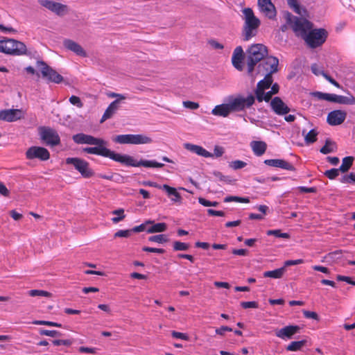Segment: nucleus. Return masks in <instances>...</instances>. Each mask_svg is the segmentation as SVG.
I'll use <instances>...</instances> for the list:
<instances>
[{
	"mask_svg": "<svg viewBox=\"0 0 355 355\" xmlns=\"http://www.w3.org/2000/svg\"><path fill=\"white\" fill-rule=\"evenodd\" d=\"M105 144H94V147H87L83 148V152L88 154L100 155L108 157L115 162H119L127 166L140 167L144 166L147 168H162L164 164L159 163L155 160H140L137 161L132 156L126 154L116 153L105 147Z\"/></svg>",
	"mask_w": 355,
	"mask_h": 355,
	"instance_id": "f257e3e1",
	"label": "nucleus"
},
{
	"mask_svg": "<svg viewBox=\"0 0 355 355\" xmlns=\"http://www.w3.org/2000/svg\"><path fill=\"white\" fill-rule=\"evenodd\" d=\"M242 19L244 24L242 29V38L243 41H249L257 34V30L261 25V21L257 18L250 8L242 10Z\"/></svg>",
	"mask_w": 355,
	"mask_h": 355,
	"instance_id": "f03ea898",
	"label": "nucleus"
},
{
	"mask_svg": "<svg viewBox=\"0 0 355 355\" xmlns=\"http://www.w3.org/2000/svg\"><path fill=\"white\" fill-rule=\"evenodd\" d=\"M248 53V73L252 76L255 65L268 55V50L263 44H256L249 48Z\"/></svg>",
	"mask_w": 355,
	"mask_h": 355,
	"instance_id": "7ed1b4c3",
	"label": "nucleus"
},
{
	"mask_svg": "<svg viewBox=\"0 0 355 355\" xmlns=\"http://www.w3.org/2000/svg\"><path fill=\"white\" fill-rule=\"evenodd\" d=\"M286 21L295 35L302 39H304L306 33L313 28L312 23L307 19L292 15L290 13L287 14Z\"/></svg>",
	"mask_w": 355,
	"mask_h": 355,
	"instance_id": "20e7f679",
	"label": "nucleus"
},
{
	"mask_svg": "<svg viewBox=\"0 0 355 355\" xmlns=\"http://www.w3.org/2000/svg\"><path fill=\"white\" fill-rule=\"evenodd\" d=\"M328 36L327 31L324 28H313L306 33L304 40L306 45L311 49H315L322 46L326 41Z\"/></svg>",
	"mask_w": 355,
	"mask_h": 355,
	"instance_id": "39448f33",
	"label": "nucleus"
},
{
	"mask_svg": "<svg viewBox=\"0 0 355 355\" xmlns=\"http://www.w3.org/2000/svg\"><path fill=\"white\" fill-rule=\"evenodd\" d=\"M0 52L15 55H23L26 52V46L23 42L13 39L1 40Z\"/></svg>",
	"mask_w": 355,
	"mask_h": 355,
	"instance_id": "423d86ee",
	"label": "nucleus"
},
{
	"mask_svg": "<svg viewBox=\"0 0 355 355\" xmlns=\"http://www.w3.org/2000/svg\"><path fill=\"white\" fill-rule=\"evenodd\" d=\"M227 101L232 112H241L250 108L254 103L255 97L252 94L246 97L242 95L230 96Z\"/></svg>",
	"mask_w": 355,
	"mask_h": 355,
	"instance_id": "0eeeda50",
	"label": "nucleus"
},
{
	"mask_svg": "<svg viewBox=\"0 0 355 355\" xmlns=\"http://www.w3.org/2000/svg\"><path fill=\"white\" fill-rule=\"evenodd\" d=\"M113 141L115 143L121 144H151L153 142V139L145 135L141 134L138 135H132V134H127V135H119L116 136Z\"/></svg>",
	"mask_w": 355,
	"mask_h": 355,
	"instance_id": "6e6552de",
	"label": "nucleus"
},
{
	"mask_svg": "<svg viewBox=\"0 0 355 355\" xmlns=\"http://www.w3.org/2000/svg\"><path fill=\"white\" fill-rule=\"evenodd\" d=\"M313 96L319 100H324L343 105L355 104V98L353 96H345L334 94L323 93L321 92H315L313 93Z\"/></svg>",
	"mask_w": 355,
	"mask_h": 355,
	"instance_id": "1a4fd4ad",
	"label": "nucleus"
},
{
	"mask_svg": "<svg viewBox=\"0 0 355 355\" xmlns=\"http://www.w3.org/2000/svg\"><path fill=\"white\" fill-rule=\"evenodd\" d=\"M65 162L67 164L73 165L75 169L85 178H91L94 175V171L89 167V164L85 159L78 157H67Z\"/></svg>",
	"mask_w": 355,
	"mask_h": 355,
	"instance_id": "9d476101",
	"label": "nucleus"
},
{
	"mask_svg": "<svg viewBox=\"0 0 355 355\" xmlns=\"http://www.w3.org/2000/svg\"><path fill=\"white\" fill-rule=\"evenodd\" d=\"M40 139L49 146H56L60 143V138L58 132L50 127L42 126L39 128Z\"/></svg>",
	"mask_w": 355,
	"mask_h": 355,
	"instance_id": "9b49d317",
	"label": "nucleus"
},
{
	"mask_svg": "<svg viewBox=\"0 0 355 355\" xmlns=\"http://www.w3.org/2000/svg\"><path fill=\"white\" fill-rule=\"evenodd\" d=\"M37 66L40 67V71L42 76L46 78L49 82L57 84L62 82L63 77L51 67L47 65L44 62L37 61Z\"/></svg>",
	"mask_w": 355,
	"mask_h": 355,
	"instance_id": "f8f14e48",
	"label": "nucleus"
},
{
	"mask_svg": "<svg viewBox=\"0 0 355 355\" xmlns=\"http://www.w3.org/2000/svg\"><path fill=\"white\" fill-rule=\"evenodd\" d=\"M39 3L58 16H64L69 12L68 6L52 0H39Z\"/></svg>",
	"mask_w": 355,
	"mask_h": 355,
	"instance_id": "ddd939ff",
	"label": "nucleus"
},
{
	"mask_svg": "<svg viewBox=\"0 0 355 355\" xmlns=\"http://www.w3.org/2000/svg\"><path fill=\"white\" fill-rule=\"evenodd\" d=\"M26 157L28 159H38L41 161H46L50 157V153L44 147L31 146L26 150Z\"/></svg>",
	"mask_w": 355,
	"mask_h": 355,
	"instance_id": "4468645a",
	"label": "nucleus"
},
{
	"mask_svg": "<svg viewBox=\"0 0 355 355\" xmlns=\"http://www.w3.org/2000/svg\"><path fill=\"white\" fill-rule=\"evenodd\" d=\"M279 60L277 58L270 56L266 58L263 62L258 66V73H270L271 76L273 73L277 71Z\"/></svg>",
	"mask_w": 355,
	"mask_h": 355,
	"instance_id": "2eb2a0df",
	"label": "nucleus"
},
{
	"mask_svg": "<svg viewBox=\"0 0 355 355\" xmlns=\"http://www.w3.org/2000/svg\"><path fill=\"white\" fill-rule=\"evenodd\" d=\"M73 141L78 144H105V141L101 138H96L89 135L78 133L73 135Z\"/></svg>",
	"mask_w": 355,
	"mask_h": 355,
	"instance_id": "dca6fc26",
	"label": "nucleus"
},
{
	"mask_svg": "<svg viewBox=\"0 0 355 355\" xmlns=\"http://www.w3.org/2000/svg\"><path fill=\"white\" fill-rule=\"evenodd\" d=\"M258 6L261 12L270 19L275 18L277 12L274 4L270 0H258Z\"/></svg>",
	"mask_w": 355,
	"mask_h": 355,
	"instance_id": "f3484780",
	"label": "nucleus"
},
{
	"mask_svg": "<svg viewBox=\"0 0 355 355\" xmlns=\"http://www.w3.org/2000/svg\"><path fill=\"white\" fill-rule=\"evenodd\" d=\"M23 117V112L19 109L0 110V121L7 122L16 121Z\"/></svg>",
	"mask_w": 355,
	"mask_h": 355,
	"instance_id": "a211bd4d",
	"label": "nucleus"
},
{
	"mask_svg": "<svg viewBox=\"0 0 355 355\" xmlns=\"http://www.w3.org/2000/svg\"><path fill=\"white\" fill-rule=\"evenodd\" d=\"M300 327L297 325L286 326L275 332L277 337L282 340L291 339L295 334L298 333Z\"/></svg>",
	"mask_w": 355,
	"mask_h": 355,
	"instance_id": "6ab92c4d",
	"label": "nucleus"
},
{
	"mask_svg": "<svg viewBox=\"0 0 355 355\" xmlns=\"http://www.w3.org/2000/svg\"><path fill=\"white\" fill-rule=\"evenodd\" d=\"M270 106L272 111L277 115H285L290 112L288 106L277 96L271 100Z\"/></svg>",
	"mask_w": 355,
	"mask_h": 355,
	"instance_id": "aec40b11",
	"label": "nucleus"
},
{
	"mask_svg": "<svg viewBox=\"0 0 355 355\" xmlns=\"http://www.w3.org/2000/svg\"><path fill=\"white\" fill-rule=\"evenodd\" d=\"M347 113L343 110H334L327 115V123L331 125H338L344 122Z\"/></svg>",
	"mask_w": 355,
	"mask_h": 355,
	"instance_id": "412c9836",
	"label": "nucleus"
},
{
	"mask_svg": "<svg viewBox=\"0 0 355 355\" xmlns=\"http://www.w3.org/2000/svg\"><path fill=\"white\" fill-rule=\"evenodd\" d=\"M63 44L67 49L73 52L76 55L83 58L87 57L86 51L77 42L69 39H66L64 40Z\"/></svg>",
	"mask_w": 355,
	"mask_h": 355,
	"instance_id": "4be33fe9",
	"label": "nucleus"
},
{
	"mask_svg": "<svg viewBox=\"0 0 355 355\" xmlns=\"http://www.w3.org/2000/svg\"><path fill=\"white\" fill-rule=\"evenodd\" d=\"M264 164H266L268 166H273L276 168H280L282 169L294 171L295 170V168L293 166V165L284 159H266L264 161Z\"/></svg>",
	"mask_w": 355,
	"mask_h": 355,
	"instance_id": "5701e85b",
	"label": "nucleus"
},
{
	"mask_svg": "<svg viewBox=\"0 0 355 355\" xmlns=\"http://www.w3.org/2000/svg\"><path fill=\"white\" fill-rule=\"evenodd\" d=\"M184 148L186 150H187L194 154H196L199 156H201V157H203L205 158L213 157L212 153H209L206 149H205L204 148H202V146H198V145L193 144L191 143H185L184 144Z\"/></svg>",
	"mask_w": 355,
	"mask_h": 355,
	"instance_id": "b1692460",
	"label": "nucleus"
},
{
	"mask_svg": "<svg viewBox=\"0 0 355 355\" xmlns=\"http://www.w3.org/2000/svg\"><path fill=\"white\" fill-rule=\"evenodd\" d=\"M243 50L241 46H237L233 52L232 62L233 66L239 71L243 70Z\"/></svg>",
	"mask_w": 355,
	"mask_h": 355,
	"instance_id": "393cba45",
	"label": "nucleus"
},
{
	"mask_svg": "<svg viewBox=\"0 0 355 355\" xmlns=\"http://www.w3.org/2000/svg\"><path fill=\"white\" fill-rule=\"evenodd\" d=\"M232 112L229 105L228 101L226 103H223L215 106L211 110V114L216 116L227 117Z\"/></svg>",
	"mask_w": 355,
	"mask_h": 355,
	"instance_id": "a878e982",
	"label": "nucleus"
},
{
	"mask_svg": "<svg viewBox=\"0 0 355 355\" xmlns=\"http://www.w3.org/2000/svg\"><path fill=\"white\" fill-rule=\"evenodd\" d=\"M162 189L165 191L171 198V200L173 202H181L182 197L181 195L177 191V189L174 187H171L168 184H163L162 186Z\"/></svg>",
	"mask_w": 355,
	"mask_h": 355,
	"instance_id": "bb28decb",
	"label": "nucleus"
},
{
	"mask_svg": "<svg viewBox=\"0 0 355 355\" xmlns=\"http://www.w3.org/2000/svg\"><path fill=\"white\" fill-rule=\"evenodd\" d=\"M250 146L252 149L253 153L257 156H261L266 150L267 145L264 141H253L250 144Z\"/></svg>",
	"mask_w": 355,
	"mask_h": 355,
	"instance_id": "cd10ccee",
	"label": "nucleus"
},
{
	"mask_svg": "<svg viewBox=\"0 0 355 355\" xmlns=\"http://www.w3.org/2000/svg\"><path fill=\"white\" fill-rule=\"evenodd\" d=\"M272 83V77L270 73H266L265 78L257 83L255 92H259L268 89Z\"/></svg>",
	"mask_w": 355,
	"mask_h": 355,
	"instance_id": "c85d7f7f",
	"label": "nucleus"
},
{
	"mask_svg": "<svg viewBox=\"0 0 355 355\" xmlns=\"http://www.w3.org/2000/svg\"><path fill=\"white\" fill-rule=\"evenodd\" d=\"M116 102L117 101H112L109 105V106L105 110V111L101 118V122H103L105 120L111 118L113 116V114L116 112V110L119 107V105H116Z\"/></svg>",
	"mask_w": 355,
	"mask_h": 355,
	"instance_id": "c756f323",
	"label": "nucleus"
},
{
	"mask_svg": "<svg viewBox=\"0 0 355 355\" xmlns=\"http://www.w3.org/2000/svg\"><path fill=\"white\" fill-rule=\"evenodd\" d=\"M286 272L285 267H282L274 270H268L266 271L263 273L264 277H270L273 279H279L282 278L284 274Z\"/></svg>",
	"mask_w": 355,
	"mask_h": 355,
	"instance_id": "7c9ffc66",
	"label": "nucleus"
},
{
	"mask_svg": "<svg viewBox=\"0 0 355 355\" xmlns=\"http://www.w3.org/2000/svg\"><path fill=\"white\" fill-rule=\"evenodd\" d=\"M287 3L290 8L297 14L301 16L306 14V9L300 6L297 0H287Z\"/></svg>",
	"mask_w": 355,
	"mask_h": 355,
	"instance_id": "2f4dec72",
	"label": "nucleus"
},
{
	"mask_svg": "<svg viewBox=\"0 0 355 355\" xmlns=\"http://www.w3.org/2000/svg\"><path fill=\"white\" fill-rule=\"evenodd\" d=\"M150 225H151L146 230V232L149 234L163 232L166 231L167 228V225L164 223H158L155 224L153 223Z\"/></svg>",
	"mask_w": 355,
	"mask_h": 355,
	"instance_id": "473e14b6",
	"label": "nucleus"
},
{
	"mask_svg": "<svg viewBox=\"0 0 355 355\" xmlns=\"http://www.w3.org/2000/svg\"><path fill=\"white\" fill-rule=\"evenodd\" d=\"M336 150V144L331 141L330 139H327L324 146L320 148V152L324 155H327L331 153H334Z\"/></svg>",
	"mask_w": 355,
	"mask_h": 355,
	"instance_id": "72a5a7b5",
	"label": "nucleus"
},
{
	"mask_svg": "<svg viewBox=\"0 0 355 355\" xmlns=\"http://www.w3.org/2000/svg\"><path fill=\"white\" fill-rule=\"evenodd\" d=\"M354 157L352 156H348L345 157L343 159L342 164L339 167V169L342 173H346L347 172L349 168L352 167L353 162H354Z\"/></svg>",
	"mask_w": 355,
	"mask_h": 355,
	"instance_id": "f704fd0d",
	"label": "nucleus"
},
{
	"mask_svg": "<svg viewBox=\"0 0 355 355\" xmlns=\"http://www.w3.org/2000/svg\"><path fill=\"white\" fill-rule=\"evenodd\" d=\"M306 343V341L305 340H302L300 341H293L286 347V350L290 352L299 351L302 349L303 346L305 345Z\"/></svg>",
	"mask_w": 355,
	"mask_h": 355,
	"instance_id": "c9c22d12",
	"label": "nucleus"
},
{
	"mask_svg": "<svg viewBox=\"0 0 355 355\" xmlns=\"http://www.w3.org/2000/svg\"><path fill=\"white\" fill-rule=\"evenodd\" d=\"M255 94L256 98L259 102H262L263 101L268 102L271 99L272 96L274 94H272L271 91H269L268 92H264V91H261L259 92H255Z\"/></svg>",
	"mask_w": 355,
	"mask_h": 355,
	"instance_id": "e433bc0d",
	"label": "nucleus"
},
{
	"mask_svg": "<svg viewBox=\"0 0 355 355\" xmlns=\"http://www.w3.org/2000/svg\"><path fill=\"white\" fill-rule=\"evenodd\" d=\"M318 132L315 129L308 132L304 137L305 142L308 144H313L317 140Z\"/></svg>",
	"mask_w": 355,
	"mask_h": 355,
	"instance_id": "4c0bfd02",
	"label": "nucleus"
},
{
	"mask_svg": "<svg viewBox=\"0 0 355 355\" xmlns=\"http://www.w3.org/2000/svg\"><path fill=\"white\" fill-rule=\"evenodd\" d=\"M148 241L157 243H164L168 241V238L165 234H158L150 236Z\"/></svg>",
	"mask_w": 355,
	"mask_h": 355,
	"instance_id": "58836bf2",
	"label": "nucleus"
},
{
	"mask_svg": "<svg viewBox=\"0 0 355 355\" xmlns=\"http://www.w3.org/2000/svg\"><path fill=\"white\" fill-rule=\"evenodd\" d=\"M267 235L275 236L277 238L289 239L290 234L288 233H282L280 230H271L267 232Z\"/></svg>",
	"mask_w": 355,
	"mask_h": 355,
	"instance_id": "ea45409f",
	"label": "nucleus"
},
{
	"mask_svg": "<svg viewBox=\"0 0 355 355\" xmlns=\"http://www.w3.org/2000/svg\"><path fill=\"white\" fill-rule=\"evenodd\" d=\"M28 294L31 297L40 296V297H49L51 296V294L47 291H45L43 290H36V289L29 291Z\"/></svg>",
	"mask_w": 355,
	"mask_h": 355,
	"instance_id": "a19ab883",
	"label": "nucleus"
},
{
	"mask_svg": "<svg viewBox=\"0 0 355 355\" xmlns=\"http://www.w3.org/2000/svg\"><path fill=\"white\" fill-rule=\"evenodd\" d=\"M189 244L181 241H175L173 243V250L175 251H185L189 248Z\"/></svg>",
	"mask_w": 355,
	"mask_h": 355,
	"instance_id": "79ce46f5",
	"label": "nucleus"
},
{
	"mask_svg": "<svg viewBox=\"0 0 355 355\" xmlns=\"http://www.w3.org/2000/svg\"><path fill=\"white\" fill-rule=\"evenodd\" d=\"M113 214L119 215V217H114L112 220L114 223H118L125 218L124 211L123 209H116L112 211Z\"/></svg>",
	"mask_w": 355,
	"mask_h": 355,
	"instance_id": "37998d69",
	"label": "nucleus"
},
{
	"mask_svg": "<svg viewBox=\"0 0 355 355\" xmlns=\"http://www.w3.org/2000/svg\"><path fill=\"white\" fill-rule=\"evenodd\" d=\"M340 171V170L339 168H331L326 171L324 172V175L330 180H334L339 175Z\"/></svg>",
	"mask_w": 355,
	"mask_h": 355,
	"instance_id": "c03bdc74",
	"label": "nucleus"
},
{
	"mask_svg": "<svg viewBox=\"0 0 355 355\" xmlns=\"http://www.w3.org/2000/svg\"><path fill=\"white\" fill-rule=\"evenodd\" d=\"M246 165L247 163L241 160H235L230 163V166L234 170L243 168Z\"/></svg>",
	"mask_w": 355,
	"mask_h": 355,
	"instance_id": "a18cd8bd",
	"label": "nucleus"
},
{
	"mask_svg": "<svg viewBox=\"0 0 355 355\" xmlns=\"http://www.w3.org/2000/svg\"><path fill=\"white\" fill-rule=\"evenodd\" d=\"M340 182L342 183H355V173H350L349 175H344L340 179Z\"/></svg>",
	"mask_w": 355,
	"mask_h": 355,
	"instance_id": "49530a36",
	"label": "nucleus"
},
{
	"mask_svg": "<svg viewBox=\"0 0 355 355\" xmlns=\"http://www.w3.org/2000/svg\"><path fill=\"white\" fill-rule=\"evenodd\" d=\"M152 220H147L146 223H142L138 226L134 227L131 230L132 232H141L144 231H146L148 228H146L147 225L152 224Z\"/></svg>",
	"mask_w": 355,
	"mask_h": 355,
	"instance_id": "de8ad7c7",
	"label": "nucleus"
},
{
	"mask_svg": "<svg viewBox=\"0 0 355 355\" xmlns=\"http://www.w3.org/2000/svg\"><path fill=\"white\" fill-rule=\"evenodd\" d=\"M35 324H39V325H46L49 327H61L62 324L60 323L51 322V321H46V320H36L33 322Z\"/></svg>",
	"mask_w": 355,
	"mask_h": 355,
	"instance_id": "09e8293b",
	"label": "nucleus"
},
{
	"mask_svg": "<svg viewBox=\"0 0 355 355\" xmlns=\"http://www.w3.org/2000/svg\"><path fill=\"white\" fill-rule=\"evenodd\" d=\"M40 333L41 335L50 337H56L60 336V333L55 330L42 329L40 330Z\"/></svg>",
	"mask_w": 355,
	"mask_h": 355,
	"instance_id": "8fccbe9b",
	"label": "nucleus"
},
{
	"mask_svg": "<svg viewBox=\"0 0 355 355\" xmlns=\"http://www.w3.org/2000/svg\"><path fill=\"white\" fill-rule=\"evenodd\" d=\"M302 313L306 318L319 320V316L316 312L307 311V310H303Z\"/></svg>",
	"mask_w": 355,
	"mask_h": 355,
	"instance_id": "3c124183",
	"label": "nucleus"
},
{
	"mask_svg": "<svg viewBox=\"0 0 355 355\" xmlns=\"http://www.w3.org/2000/svg\"><path fill=\"white\" fill-rule=\"evenodd\" d=\"M241 306L243 309H257L259 307V304L255 301H251V302H242L241 303Z\"/></svg>",
	"mask_w": 355,
	"mask_h": 355,
	"instance_id": "603ef678",
	"label": "nucleus"
},
{
	"mask_svg": "<svg viewBox=\"0 0 355 355\" xmlns=\"http://www.w3.org/2000/svg\"><path fill=\"white\" fill-rule=\"evenodd\" d=\"M132 230H121L114 234V237H125L128 238L131 235Z\"/></svg>",
	"mask_w": 355,
	"mask_h": 355,
	"instance_id": "864d4df0",
	"label": "nucleus"
},
{
	"mask_svg": "<svg viewBox=\"0 0 355 355\" xmlns=\"http://www.w3.org/2000/svg\"><path fill=\"white\" fill-rule=\"evenodd\" d=\"M69 102L72 105H75V106H76V107H78L79 108H80V107H82L83 106V104L80 98L78 96H71L69 98Z\"/></svg>",
	"mask_w": 355,
	"mask_h": 355,
	"instance_id": "5fc2aeb1",
	"label": "nucleus"
},
{
	"mask_svg": "<svg viewBox=\"0 0 355 355\" xmlns=\"http://www.w3.org/2000/svg\"><path fill=\"white\" fill-rule=\"evenodd\" d=\"M183 106L190 110H196L199 107V104L196 102L187 101L183 102Z\"/></svg>",
	"mask_w": 355,
	"mask_h": 355,
	"instance_id": "6e6d98bb",
	"label": "nucleus"
},
{
	"mask_svg": "<svg viewBox=\"0 0 355 355\" xmlns=\"http://www.w3.org/2000/svg\"><path fill=\"white\" fill-rule=\"evenodd\" d=\"M142 250L147 252H154V253H158V254H163L164 253L165 250L162 248H150V247H144L142 248Z\"/></svg>",
	"mask_w": 355,
	"mask_h": 355,
	"instance_id": "4d7b16f0",
	"label": "nucleus"
},
{
	"mask_svg": "<svg viewBox=\"0 0 355 355\" xmlns=\"http://www.w3.org/2000/svg\"><path fill=\"white\" fill-rule=\"evenodd\" d=\"M224 153V148L222 146H215L212 157H220Z\"/></svg>",
	"mask_w": 355,
	"mask_h": 355,
	"instance_id": "13d9d810",
	"label": "nucleus"
},
{
	"mask_svg": "<svg viewBox=\"0 0 355 355\" xmlns=\"http://www.w3.org/2000/svg\"><path fill=\"white\" fill-rule=\"evenodd\" d=\"M304 261L302 259H295V260H287L284 262V267H287L290 266L298 265L304 263Z\"/></svg>",
	"mask_w": 355,
	"mask_h": 355,
	"instance_id": "bf43d9fd",
	"label": "nucleus"
},
{
	"mask_svg": "<svg viewBox=\"0 0 355 355\" xmlns=\"http://www.w3.org/2000/svg\"><path fill=\"white\" fill-rule=\"evenodd\" d=\"M171 334L172 336L175 338L182 339L184 340H187L189 339V336L184 333L173 331Z\"/></svg>",
	"mask_w": 355,
	"mask_h": 355,
	"instance_id": "052dcab7",
	"label": "nucleus"
},
{
	"mask_svg": "<svg viewBox=\"0 0 355 355\" xmlns=\"http://www.w3.org/2000/svg\"><path fill=\"white\" fill-rule=\"evenodd\" d=\"M0 31L5 34L17 33V31L11 26H5L2 24H0Z\"/></svg>",
	"mask_w": 355,
	"mask_h": 355,
	"instance_id": "680f3d73",
	"label": "nucleus"
},
{
	"mask_svg": "<svg viewBox=\"0 0 355 355\" xmlns=\"http://www.w3.org/2000/svg\"><path fill=\"white\" fill-rule=\"evenodd\" d=\"M232 329L227 326H222L220 328H217L215 331L216 334L223 336L226 331H232Z\"/></svg>",
	"mask_w": 355,
	"mask_h": 355,
	"instance_id": "e2e57ef3",
	"label": "nucleus"
},
{
	"mask_svg": "<svg viewBox=\"0 0 355 355\" xmlns=\"http://www.w3.org/2000/svg\"><path fill=\"white\" fill-rule=\"evenodd\" d=\"M322 75L323 76V77L327 80H328L331 84H332L333 85L336 86V87H338L340 88V84L336 81L334 78H332L331 76H329L328 74H327L326 73L324 72H322Z\"/></svg>",
	"mask_w": 355,
	"mask_h": 355,
	"instance_id": "0e129e2a",
	"label": "nucleus"
},
{
	"mask_svg": "<svg viewBox=\"0 0 355 355\" xmlns=\"http://www.w3.org/2000/svg\"><path fill=\"white\" fill-rule=\"evenodd\" d=\"M337 279L338 281L345 282L349 284L355 286V281H353L349 277L343 276V275H338Z\"/></svg>",
	"mask_w": 355,
	"mask_h": 355,
	"instance_id": "69168bd1",
	"label": "nucleus"
},
{
	"mask_svg": "<svg viewBox=\"0 0 355 355\" xmlns=\"http://www.w3.org/2000/svg\"><path fill=\"white\" fill-rule=\"evenodd\" d=\"M207 214L209 216H224L225 212L223 211H216L212 209H207Z\"/></svg>",
	"mask_w": 355,
	"mask_h": 355,
	"instance_id": "338daca9",
	"label": "nucleus"
},
{
	"mask_svg": "<svg viewBox=\"0 0 355 355\" xmlns=\"http://www.w3.org/2000/svg\"><path fill=\"white\" fill-rule=\"evenodd\" d=\"M248 250L246 249H233L232 254L239 256H246L248 255Z\"/></svg>",
	"mask_w": 355,
	"mask_h": 355,
	"instance_id": "774afa93",
	"label": "nucleus"
}]
</instances>
